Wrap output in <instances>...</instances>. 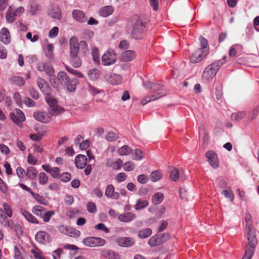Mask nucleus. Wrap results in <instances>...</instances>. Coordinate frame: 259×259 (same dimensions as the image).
Returning a JSON list of instances; mask_svg holds the SVG:
<instances>
[{"label": "nucleus", "instance_id": "obj_44", "mask_svg": "<svg viewBox=\"0 0 259 259\" xmlns=\"http://www.w3.org/2000/svg\"><path fill=\"white\" fill-rule=\"evenodd\" d=\"M246 116V113L244 111H241L233 113L231 115V118L233 120L240 121L244 118Z\"/></svg>", "mask_w": 259, "mask_h": 259}, {"label": "nucleus", "instance_id": "obj_38", "mask_svg": "<svg viewBox=\"0 0 259 259\" xmlns=\"http://www.w3.org/2000/svg\"><path fill=\"white\" fill-rule=\"evenodd\" d=\"M58 79L60 82L63 85L68 82L70 79L67 73L63 71H60L58 73Z\"/></svg>", "mask_w": 259, "mask_h": 259}, {"label": "nucleus", "instance_id": "obj_59", "mask_svg": "<svg viewBox=\"0 0 259 259\" xmlns=\"http://www.w3.org/2000/svg\"><path fill=\"white\" fill-rule=\"evenodd\" d=\"M59 33V28L57 26H55L53 27L51 30L49 31V37L50 38H55L56 37Z\"/></svg>", "mask_w": 259, "mask_h": 259}, {"label": "nucleus", "instance_id": "obj_54", "mask_svg": "<svg viewBox=\"0 0 259 259\" xmlns=\"http://www.w3.org/2000/svg\"><path fill=\"white\" fill-rule=\"evenodd\" d=\"M179 176L180 175L178 170L174 167L171 168L170 175V179L174 181H176L179 179Z\"/></svg>", "mask_w": 259, "mask_h": 259}, {"label": "nucleus", "instance_id": "obj_25", "mask_svg": "<svg viewBox=\"0 0 259 259\" xmlns=\"http://www.w3.org/2000/svg\"><path fill=\"white\" fill-rule=\"evenodd\" d=\"M37 83L39 89L46 94V96L48 94L49 86L47 81L42 78H38L37 80Z\"/></svg>", "mask_w": 259, "mask_h": 259}, {"label": "nucleus", "instance_id": "obj_53", "mask_svg": "<svg viewBox=\"0 0 259 259\" xmlns=\"http://www.w3.org/2000/svg\"><path fill=\"white\" fill-rule=\"evenodd\" d=\"M3 207L7 215L9 218L12 217L13 211L10 206L8 203L5 202L3 204Z\"/></svg>", "mask_w": 259, "mask_h": 259}, {"label": "nucleus", "instance_id": "obj_42", "mask_svg": "<svg viewBox=\"0 0 259 259\" xmlns=\"http://www.w3.org/2000/svg\"><path fill=\"white\" fill-rule=\"evenodd\" d=\"M45 211V208L39 205H35L32 209V212L40 218H42Z\"/></svg>", "mask_w": 259, "mask_h": 259}, {"label": "nucleus", "instance_id": "obj_41", "mask_svg": "<svg viewBox=\"0 0 259 259\" xmlns=\"http://www.w3.org/2000/svg\"><path fill=\"white\" fill-rule=\"evenodd\" d=\"M10 80L13 84L18 86H23L25 81L23 78L20 76H13L10 78Z\"/></svg>", "mask_w": 259, "mask_h": 259}, {"label": "nucleus", "instance_id": "obj_18", "mask_svg": "<svg viewBox=\"0 0 259 259\" xmlns=\"http://www.w3.org/2000/svg\"><path fill=\"white\" fill-rule=\"evenodd\" d=\"M105 195L107 198L115 200L119 199L120 196L118 192H115L114 187L111 184L106 187Z\"/></svg>", "mask_w": 259, "mask_h": 259}, {"label": "nucleus", "instance_id": "obj_61", "mask_svg": "<svg viewBox=\"0 0 259 259\" xmlns=\"http://www.w3.org/2000/svg\"><path fill=\"white\" fill-rule=\"evenodd\" d=\"M79 50L80 49L81 52L85 54L88 51V47L87 44L84 41H80L79 42Z\"/></svg>", "mask_w": 259, "mask_h": 259}, {"label": "nucleus", "instance_id": "obj_50", "mask_svg": "<svg viewBox=\"0 0 259 259\" xmlns=\"http://www.w3.org/2000/svg\"><path fill=\"white\" fill-rule=\"evenodd\" d=\"M131 152L130 148L127 145H124L118 150V153L122 156L127 155Z\"/></svg>", "mask_w": 259, "mask_h": 259}, {"label": "nucleus", "instance_id": "obj_15", "mask_svg": "<svg viewBox=\"0 0 259 259\" xmlns=\"http://www.w3.org/2000/svg\"><path fill=\"white\" fill-rule=\"evenodd\" d=\"M35 240L41 244H46L51 240L50 235L44 231H40L35 234Z\"/></svg>", "mask_w": 259, "mask_h": 259}, {"label": "nucleus", "instance_id": "obj_51", "mask_svg": "<svg viewBox=\"0 0 259 259\" xmlns=\"http://www.w3.org/2000/svg\"><path fill=\"white\" fill-rule=\"evenodd\" d=\"M54 73H50V74H48L49 77V80L52 84L53 85L54 88L58 89V83L57 82V79L54 75Z\"/></svg>", "mask_w": 259, "mask_h": 259}, {"label": "nucleus", "instance_id": "obj_24", "mask_svg": "<svg viewBox=\"0 0 259 259\" xmlns=\"http://www.w3.org/2000/svg\"><path fill=\"white\" fill-rule=\"evenodd\" d=\"M136 217L135 214L127 212L120 214L118 216V219L119 221L123 223H127L134 220Z\"/></svg>", "mask_w": 259, "mask_h": 259}, {"label": "nucleus", "instance_id": "obj_14", "mask_svg": "<svg viewBox=\"0 0 259 259\" xmlns=\"http://www.w3.org/2000/svg\"><path fill=\"white\" fill-rule=\"evenodd\" d=\"M48 15L53 19L60 20L62 19L61 10L58 5L52 6L48 12Z\"/></svg>", "mask_w": 259, "mask_h": 259}, {"label": "nucleus", "instance_id": "obj_12", "mask_svg": "<svg viewBox=\"0 0 259 259\" xmlns=\"http://www.w3.org/2000/svg\"><path fill=\"white\" fill-rule=\"evenodd\" d=\"M105 78L108 83L112 85L119 84L122 81V77L120 75L112 73L106 74Z\"/></svg>", "mask_w": 259, "mask_h": 259}, {"label": "nucleus", "instance_id": "obj_29", "mask_svg": "<svg viewBox=\"0 0 259 259\" xmlns=\"http://www.w3.org/2000/svg\"><path fill=\"white\" fill-rule=\"evenodd\" d=\"M33 117L37 120L46 123L50 121L49 117L44 112H35L33 113Z\"/></svg>", "mask_w": 259, "mask_h": 259}, {"label": "nucleus", "instance_id": "obj_5", "mask_svg": "<svg viewBox=\"0 0 259 259\" xmlns=\"http://www.w3.org/2000/svg\"><path fill=\"white\" fill-rule=\"evenodd\" d=\"M117 60V56L114 50L108 49L102 56V63L104 66L114 64Z\"/></svg>", "mask_w": 259, "mask_h": 259}, {"label": "nucleus", "instance_id": "obj_47", "mask_svg": "<svg viewBox=\"0 0 259 259\" xmlns=\"http://www.w3.org/2000/svg\"><path fill=\"white\" fill-rule=\"evenodd\" d=\"M54 46L53 44H48L45 48L46 56L48 58L51 59L53 57Z\"/></svg>", "mask_w": 259, "mask_h": 259}, {"label": "nucleus", "instance_id": "obj_39", "mask_svg": "<svg viewBox=\"0 0 259 259\" xmlns=\"http://www.w3.org/2000/svg\"><path fill=\"white\" fill-rule=\"evenodd\" d=\"M160 239L158 235H154L149 239L148 241V244L152 247L159 245L161 244L162 242L160 240Z\"/></svg>", "mask_w": 259, "mask_h": 259}, {"label": "nucleus", "instance_id": "obj_46", "mask_svg": "<svg viewBox=\"0 0 259 259\" xmlns=\"http://www.w3.org/2000/svg\"><path fill=\"white\" fill-rule=\"evenodd\" d=\"M152 233L150 228H147L138 232V236L141 238H146L149 237Z\"/></svg>", "mask_w": 259, "mask_h": 259}, {"label": "nucleus", "instance_id": "obj_4", "mask_svg": "<svg viewBox=\"0 0 259 259\" xmlns=\"http://www.w3.org/2000/svg\"><path fill=\"white\" fill-rule=\"evenodd\" d=\"M246 232L247 240H257L256 237L255 230L252 224V218L250 213H246L245 217Z\"/></svg>", "mask_w": 259, "mask_h": 259}, {"label": "nucleus", "instance_id": "obj_63", "mask_svg": "<svg viewBox=\"0 0 259 259\" xmlns=\"http://www.w3.org/2000/svg\"><path fill=\"white\" fill-rule=\"evenodd\" d=\"M16 174L20 179H23L24 178L25 175H26V171L22 167H18L16 169Z\"/></svg>", "mask_w": 259, "mask_h": 259}, {"label": "nucleus", "instance_id": "obj_32", "mask_svg": "<svg viewBox=\"0 0 259 259\" xmlns=\"http://www.w3.org/2000/svg\"><path fill=\"white\" fill-rule=\"evenodd\" d=\"M41 10V6L37 3L33 2L30 5L29 11L31 15H35L38 14Z\"/></svg>", "mask_w": 259, "mask_h": 259}, {"label": "nucleus", "instance_id": "obj_16", "mask_svg": "<svg viewBox=\"0 0 259 259\" xmlns=\"http://www.w3.org/2000/svg\"><path fill=\"white\" fill-rule=\"evenodd\" d=\"M36 68L39 71L45 72L47 75L55 72L53 67L48 63L42 62H38L37 64Z\"/></svg>", "mask_w": 259, "mask_h": 259}, {"label": "nucleus", "instance_id": "obj_2", "mask_svg": "<svg viewBox=\"0 0 259 259\" xmlns=\"http://www.w3.org/2000/svg\"><path fill=\"white\" fill-rule=\"evenodd\" d=\"M145 30V23L140 18H138L133 25L131 35L135 39L141 38Z\"/></svg>", "mask_w": 259, "mask_h": 259}, {"label": "nucleus", "instance_id": "obj_33", "mask_svg": "<svg viewBox=\"0 0 259 259\" xmlns=\"http://www.w3.org/2000/svg\"><path fill=\"white\" fill-rule=\"evenodd\" d=\"M144 86L147 89H153L156 93L164 90L160 85L155 84L150 81L143 82Z\"/></svg>", "mask_w": 259, "mask_h": 259}, {"label": "nucleus", "instance_id": "obj_20", "mask_svg": "<svg viewBox=\"0 0 259 259\" xmlns=\"http://www.w3.org/2000/svg\"><path fill=\"white\" fill-rule=\"evenodd\" d=\"M0 39L1 41L6 45H8L11 42V35L7 28L4 27L1 30Z\"/></svg>", "mask_w": 259, "mask_h": 259}, {"label": "nucleus", "instance_id": "obj_7", "mask_svg": "<svg viewBox=\"0 0 259 259\" xmlns=\"http://www.w3.org/2000/svg\"><path fill=\"white\" fill-rule=\"evenodd\" d=\"M257 243V240H247L245 246V253L242 259H251L254 254Z\"/></svg>", "mask_w": 259, "mask_h": 259}, {"label": "nucleus", "instance_id": "obj_56", "mask_svg": "<svg viewBox=\"0 0 259 259\" xmlns=\"http://www.w3.org/2000/svg\"><path fill=\"white\" fill-rule=\"evenodd\" d=\"M122 165L124 170L126 171H130L133 170L135 167V164L131 161H127L123 164H122Z\"/></svg>", "mask_w": 259, "mask_h": 259}, {"label": "nucleus", "instance_id": "obj_27", "mask_svg": "<svg viewBox=\"0 0 259 259\" xmlns=\"http://www.w3.org/2000/svg\"><path fill=\"white\" fill-rule=\"evenodd\" d=\"M25 250L20 245H15L14 249L15 259H25Z\"/></svg>", "mask_w": 259, "mask_h": 259}, {"label": "nucleus", "instance_id": "obj_3", "mask_svg": "<svg viewBox=\"0 0 259 259\" xmlns=\"http://www.w3.org/2000/svg\"><path fill=\"white\" fill-rule=\"evenodd\" d=\"M46 100L49 106V112L53 116H56L63 112V109L57 104V101L51 95H47Z\"/></svg>", "mask_w": 259, "mask_h": 259}, {"label": "nucleus", "instance_id": "obj_37", "mask_svg": "<svg viewBox=\"0 0 259 259\" xmlns=\"http://www.w3.org/2000/svg\"><path fill=\"white\" fill-rule=\"evenodd\" d=\"M101 74L100 71L97 69L94 68L91 69L89 71L88 75L89 77L93 80L97 79Z\"/></svg>", "mask_w": 259, "mask_h": 259}, {"label": "nucleus", "instance_id": "obj_9", "mask_svg": "<svg viewBox=\"0 0 259 259\" xmlns=\"http://www.w3.org/2000/svg\"><path fill=\"white\" fill-rule=\"evenodd\" d=\"M10 116L14 122L17 125L21 124L25 120L24 114L19 109H15L14 112L10 113Z\"/></svg>", "mask_w": 259, "mask_h": 259}, {"label": "nucleus", "instance_id": "obj_64", "mask_svg": "<svg viewBox=\"0 0 259 259\" xmlns=\"http://www.w3.org/2000/svg\"><path fill=\"white\" fill-rule=\"evenodd\" d=\"M31 195L34 197V198L40 204H45V199L42 196H40L38 194H35V193H32Z\"/></svg>", "mask_w": 259, "mask_h": 259}, {"label": "nucleus", "instance_id": "obj_31", "mask_svg": "<svg viewBox=\"0 0 259 259\" xmlns=\"http://www.w3.org/2000/svg\"><path fill=\"white\" fill-rule=\"evenodd\" d=\"M101 255L108 259H119V255L110 250H104L101 252Z\"/></svg>", "mask_w": 259, "mask_h": 259}, {"label": "nucleus", "instance_id": "obj_23", "mask_svg": "<svg viewBox=\"0 0 259 259\" xmlns=\"http://www.w3.org/2000/svg\"><path fill=\"white\" fill-rule=\"evenodd\" d=\"M136 57L135 53L131 50L123 52L120 56V59L124 62H128L132 60Z\"/></svg>", "mask_w": 259, "mask_h": 259}, {"label": "nucleus", "instance_id": "obj_49", "mask_svg": "<svg viewBox=\"0 0 259 259\" xmlns=\"http://www.w3.org/2000/svg\"><path fill=\"white\" fill-rule=\"evenodd\" d=\"M79 234L80 232L79 231L72 227H68L66 235H68L72 237H78L79 235Z\"/></svg>", "mask_w": 259, "mask_h": 259}, {"label": "nucleus", "instance_id": "obj_21", "mask_svg": "<svg viewBox=\"0 0 259 259\" xmlns=\"http://www.w3.org/2000/svg\"><path fill=\"white\" fill-rule=\"evenodd\" d=\"M15 9L13 6H10L6 14V21L8 23H13L16 19Z\"/></svg>", "mask_w": 259, "mask_h": 259}, {"label": "nucleus", "instance_id": "obj_28", "mask_svg": "<svg viewBox=\"0 0 259 259\" xmlns=\"http://www.w3.org/2000/svg\"><path fill=\"white\" fill-rule=\"evenodd\" d=\"M21 213L28 222L35 224H38L39 223L37 219L27 210L22 209L21 210Z\"/></svg>", "mask_w": 259, "mask_h": 259}, {"label": "nucleus", "instance_id": "obj_6", "mask_svg": "<svg viewBox=\"0 0 259 259\" xmlns=\"http://www.w3.org/2000/svg\"><path fill=\"white\" fill-rule=\"evenodd\" d=\"M82 242L86 246L99 247L104 245L106 243V241L100 237H89L84 238Z\"/></svg>", "mask_w": 259, "mask_h": 259}, {"label": "nucleus", "instance_id": "obj_1", "mask_svg": "<svg viewBox=\"0 0 259 259\" xmlns=\"http://www.w3.org/2000/svg\"><path fill=\"white\" fill-rule=\"evenodd\" d=\"M226 59V57L224 56L222 60H218L208 65L203 71V79L206 81L211 80L215 76L220 68L225 63Z\"/></svg>", "mask_w": 259, "mask_h": 259}, {"label": "nucleus", "instance_id": "obj_36", "mask_svg": "<svg viewBox=\"0 0 259 259\" xmlns=\"http://www.w3.org/2000/svg\"><path fill=\"white\" fill-rule=\"evenodd\" d=\"M70 56V62L75 68H79L81 65V61L78 55H72Z\"/></svg>", "mask_w": 259, "mask_h": 259}, {"label": "nucleus", "instance_id": "obj_35", "mask_svg": "<svg viewBox=\"0 0 259 259\" xmlns=\"http://www.w3.org/2000/svg\"><path fill=\"white\" fill-rule=\"evenodd\" d=\"M148 201L146 200L138 199L136 200L135 208L137 210L143 209L148 205Z\"/></svg>", "mask_w": 259, "mask_h": 259}, {"label": "nucleus", "instance_id": "obj_62", "mask_svg": "<svg viewBox=\"0 0 259 259\" xmlns=\"http://www.w3.org/2000/svg\"><path fill=\"white\" fill-rule=\"evenodd\" d=\"M55 214V212L54 211H49L46 212L43 218V221L45 222H48L50 221L51 218Z\"/></svg>", "mask_w": 259, "mask_h": 259}, {"label": "nucleus", "instance_id": "obj_26", "mask_svg": "<svg viewBox=\"0 0 259 259\" xmlns=\"http://www.w3.org/2000/svg\"><path fill=\"white\" fill-rule=\"evenodd\" d=\"M113 11L114 8L112 6H106L99 10L98 14L101 17H107L111 15Z\"/></svg>", "mask_w": 259, "mask_h": 259}, {"label": "nucleus", "instance_id": "obj_30", "mask_svg": "<svg viewBox=\"0 0 259 259\" xmlns=\"http://www.w3.org/2000/svg\"><path fill=\"white\" fill-rule=\"evenodd\" d=\"M26 176L31 180H34L37 178V171L33 166L28 167L26 170Z\"/></svg>", "mask_w": 259, "mask_h": 259}, {"label": "nucleus", "instance_id": "obj_40", "mask_svg": "<svg viewBox=\"0 0 259 259\" xmlns=\"http://www.w3.org/2000/svg\"><path fill=\"white\" fill-rule=\"evenodd\" d=\"M164 198V195L162 193H156L152 197V201L155 204L161 203Z\"/></svg>", "mask_w": 259, "mask_h": 259}, {"label": "nucleus", "instance_id": "obj_57", "mask_svg": "<svg viewBox=\"0 0 259 259\" xmlns=\"http://www.w3.org/2000/svg\"><path fill=\"white\" fill-rule=\"evenodd\" d=\"M118 138V135L113 132H109L106 136V139L109 142L114 141Z\"/></svg>", "mask_w": 259, "mask_h": 259}, {"label": "nucleus", "instance_id": "obj_10", "mask_svg": "<svg viewBox=\"0 0 259 259\" xmlns=\"http://www.w3.org/2000/svg\"><path fill=\"white\" fill-rule=\"evenodd\" d=\"M79 44L77 37L72 36L69 40V56L78 55Z\"/></svg>", "mask_w": 259, "mask_h": 259}, {"label": "nucleus", "instance_id": "obj_43", "mask_svg": "<svg viewBox=\"0 0 259 259\" xmlns=\"http://www.w3.org/2000/svg\"><path fill=\"white\" fill-rule=\"evenodd\" d=\"M92 55L93 57V60L95 62V63L97 64H99L100 62V59L99 56V52L98 49L94 46L92 49Z\"/></svg>", "mask_w": 259, "mask_h": 259}, {"label": "nucleus", "instance_id": "obj_17", "mask_svg": "<svg viewBox=\"0 0 259 259\" xmlns=\"http://www.w3.org/2000/svg\"><path fill=\"white\" fill-rule=\"evenodd\" d=\"M206 156L208 159V162L214 168L219 166V161L217 154L213 151H209L206 152Z\"/></svg>", "mask_w": 259, "mask_h": 259}, {"label": "nucleus", "instance_id": "obj_58", "mask_svg": "<svg viewBox=\"0 0 259 259\" xmlns=\"http://www.w3.org/2000/svg\"><path fill=\"white\" fill-rule=\"evenodd\" d=\"M59 178L60 179L61 181L63 182H67L71 180V176L68 172H64L61 175H60Z\"/></svg>", "mask_w": 259, "mask_h": 259}, {"label": "nucleus", "instance_id": "obj_60", "mask_svg": "<svg viewBox=\"0 0 259 259\" xmlns=\"http://www.w3.org/2000/svg\"><path fill=\"white\" fill-rule=\"evenodd\" d=\"M60 170L58 167H53L49 174L54 178H58L60 176Z\"/></svg>", "mask_w": 259, "mask_h": 259}, {"label": "nucleus", "instance_id": "obj_45", "mask_svg": "<svg viewBox=\"0 0 259 259\" xmlns=\"http://www.w3.org/2000/svg\"><path fill=\"white\" fill-rule=\"evenodd\" d=\"M131 153L134 160H140L143 158V154L142 151L139 149H136L132 150Z\"/></svg>", "mask_w": 259, "mask_h": 259}, {"label": "nucleus", "instance_id": "obj_48", "mask_svg": "<svg viewBox=\"0 0 259 259\" xmlns=\"http://www.w3.org/2000/svg\"><path fill=\"white\" fill-rule=\"evenodd\" d=\"M49 178L47 175L44 172H41L38 175L39 183L42 185H45L47 184Z\"/></svg>", "mask_w": 259, "mask_h": 259}, {"label": "nucleus", "instance_id": "obj_22", "mask_svg": "<svg viewBox=\"0 0 259 259\" xmlns=\"http://www.w3.org/2000/svg\"><path fill=\"white\" fill-rule=\"evenodd\" d=\"M87 160L86 156L80 154L76 156L75 163L77 168L82 169L86 165Z\"/></svg>", "mask_w": 259, "mask_h": 259}, {"label": "nucleus", "instance_id": "obj_13", "mask_svg": "<svg viewBox=\"0 0 259 259\" xmlns=\"http://www.w3.org/2000/svg\"><path fill=\"white\" fill-rule=\"evenodd\" d=\"M73 18L79 23H84L87 21L88 17L83 11L78 9H75L72 11Z\"/></svg>", "mask_w": 259, "mask_h": 259}, {"label": "nucleus", "instance_id": "obj_52", "mask_svg": "<svg viewBox=\"0 0 259 259\" xmlns=\"http://www.w3.org/2000/svg\"><path fill=\"white\" fill-rule=\"evenodd\" d=\"M221 194L226 198L229 199L231 202H233L234 199V195L230 190H224L222 191Z\"/></svg>", "mask_w": 259, "mask_h": 259}, {"label": "nucleus", "instance_id": "obj_55", "mask_svg": "<svg viewBox=\"0 0 259 259\" xmlns=\"http://www.w3.org/2000/svg\"><path fill=\"white\" fill-rule=\"evenodd\" d=\"M150 177L152 181L157 182L161 178L162 175L159 171L155 170L151 174Z\"/></svg>", "mask_w": 259, "mask_h": 259}, {"label": "nucleus", "instance_id": "obj_8", "mask_svg": "<svg viewBox=\"0 0 259 259\" xmlns=\"http://www.w3.org/2000/svg\"><path fill=\"white\" fill-rule=\"evenodd\" d=\"M208 54L207 50L197 49L191 56L190 62L192 63L200 62Z\"/></svg>", "mask_w": 259, "mask_h": 259}, {"label": "nucleus", "instance_id": "obj_19", "mask_svg": "<svg viewBox=\"0 0 259 259\" xmlns=\"http://www.w3.org/2000/svg\"><path fill=\"white\" fill-rule=\"evenodd\" d=\"M116 242L120 246L128 247L134 245L135 240L130 237H121L116 240Z\"/></svg>", "mask_w": 259, "mask_h": 259}, {"label": "nucleus", "instance_id": "obj_34", "mask_svg": "<svg viewBox=\"0 0 259 259\" xmlns=\"http://www.w3.org/2000/svg\"><path fill=\"white\" fill-rule=\"evenodd\" d=\"M78 83V79L76 78H73L69 79L68 82L65 84L67 90L70 92H74L76 89V85Z\"/></svg>", "mask_w": 259, "mask_h": 259}, {"label": "nucleus", "instance_id": "obj_11", "mask_svg": "<svg viewBox=\"0 0 259 259\" xmlns=\"http://www.w3.org/2000/svg\"><path fill=\"white\" fill-rule=\"evenodd\" d=\"M166 95V92L165 90H162L160 92L155 93L152 95H148L143 98L141 103L142 105H144L147 103L156 100Z\"/></svg>", "mask_w": 259, "mask_h": 259}]
</instances>
